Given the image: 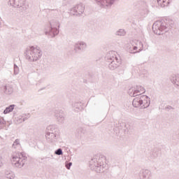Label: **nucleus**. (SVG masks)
<instances>
[{
    "label": "nucleus",
    "mask_w": 179,
    "mask_h": 179,
    "mask_svg": "<svg viewBox=\"0 0 179 179\" xmlns=\"http://www.w3.org/2000/svg\"><path fill=\"white\" fill-rule=\"evenodd\" d=\"M90 167L91 170H94L96 173H101L104 171V169L107 167L106 163V157L95 156L90 161Z\"/></svg>",
    "instance_id": "f257e3e1"
},
{
    "label": "nucleus",
    "mask_w": 179,
    "mask_h": 179,
    "mask_svg": "<svg viewBox=\"0 0 179 179\" xmlns=\"http://www.w3.org/2000/svg\"><path fill=\"white\" fill-rule=\"evenodd\" d=\"M24 54L27 59L30 62H36V61H38V59L41 58V55H43L40 48H35L34 46H31L27 48Z\"/></svg>",
    "instance_id": "f03ea898"
},
{
    "label": "nucleus",
    "mask_w": 179,
    "mask_h": 179,
    "mask_svg": "<svg viewBox=\"0 0 179 179\" xmlns=\"http://www.w3.org/2000/svg\"><path fill=\"white\" fill-rule=\"evenodd\" d=\"M27 162V157L23 152H14L12 155L11 163L14 167L22 169Z\"/></svg>",
    "instance_id": "7ed1b4c3"
},
{
    "label": "nucleus",
    "mask_w": 179,
    "mask_h": 179,
    "mask_svg": "<svg viewBox=\"0 0 179 179\" xmlns=\"http://www.w3.org/2000/svg\"><path fill=\"white\" fill-rule=\"evenodd\" d=\"M106 58L108 59L110 64H108V68L111 71H114L121 65V59L118 55H117V52L114 51L109 52Z\"/></svg>",
    "instance_id": "20e7f679"
},
{
    "label": "nucleus",
    "mask_w": 179,
    "mask_h": 179,
    "mask_svg": "<svg viewBox=\"0 0 179 179\" xmlns=\"http://www.w3.org/2000/svg\"><path fill=\"white\" fill-rule=\"evenodd\" d=\"M170 29V27L164 21H156L152 25V30L155 34L160 36L167 33V31Z\"/></svg>",
    "instance_id": "39448f33"
},
{
    "label": "nucleus",
    "mask_w": 179,
    "mask_h": 179,
    "mask_svg": "<svg viewBox=\"0 0 179 179\" xmlns=\"http://www.w3.org/2000/svg\"><path fill=\"white\" fill-rule=\"evenodd\" d=\"M9 2L13 8H17L20 12H24L27 9L26 0H10Z\"/></svg>",
    "instance_id": "423d86ee"
},
{
    "label": "nucleus",
    "mask_w": 179,
    "mask_h": 179,
    "mask_svg": "<svg viewBox=\"0 0 179 179\" xmlns=\"http://www.w3.org/2000/svg\"><path fill=\"white\" fill-rule=\"evenodd\" d=\"M59 22L53 20L50 22V29L48 31H45V34H50L52 37H55L59 33Z\"/></svg>",
    "instance_id": "0eeeda50"
},
{
    "label": "nucleus",
    "mask_w": 179,
    "mask_h": 179,
    "mask_svg": "<svg viewBox=\"0 0 179 179\" xmlns=\"http://www.w3.org/2000/svg\"><path fill=\"white\" fill-rule=\"evenodd\" d=\"M145 88L142 86H136V87H132L129 90V94L131 97H136V96H142L143 93H145Z\"/></svg>",
    "instance_id": "6e6552de"
},
{
    "label": "nucleus",
    "mask_w": 179,
    "mask_h": 179,
    "mask_svg": "<svg viewBox=\"0 0 179 179\" xmlns=\"http://www.w3.org/2000/svg\"><path fill=\"white\" fill-rule=\"evenodd\" d=\"M71 12L73 15H76V16H78V15H82V13L85 12V6L83 3H80L71 8Z\"/></svg>",
    "instance_id": "1a4fd4ad"
},
{
    "label": "nucleus",
    "mask_w": 179,
    "mask_h": 179,
    "mask_svg": "<svg viewBox=\"0 0 179 179\" xmlns=\"http://www.w3.org/2000/svg\"><path fill=\"white\" fill-rule=\"evenodd\" d=\"M45 138L49 143H55L59 139V135L54 133H46Z\"/></svg>",
    "instance_id": "9d476101"
},
{
    "label": "nucleus",
    "mask_w": 179,
    "mask_h": 179,
    "mask_svg": "<svg viewBox=\"0 0 179 179\" xmlns=\"http://www.w3.org/2000/svg\"><path fill=\"white\" fill-rule=\"evenodd\" d=\"M152 172L149 169H142L139 173L140 179H150Z\"/></svg>",
    "instance_id": "9b49d317"
},
{
    "label": "nucleus",
    "mask_w": 179,
    "mask_h": 179,
    "mask_svg": "<svg viewBox=\"0 0 179 179\" xmlns=\"http://www.w3.org/2000/svg\"><path fill=\"white\" fill-rule=\"evenodd\" d=\"M150 106V98L146 95H141V108H148Z\"/></svg>",
    "instance_id": "f8f14e48"
},
{
    "label": "nucleus",
    "mask_w": 179,
    "mask_h": 179,
    "mask_svg": "<svg viewBox=\"0 0 179 179\" xmlns=\"http://www.w3.org/2000/svg\"><path fill=\"white\" fill-rule=\"evenodd\" d=\"M87 48V44L83 41H78L75 43L74 45V50L75 51H83L84 50H86Z\"/></svg>",
    "instance_id": "ddd939ff"
},
{
    "label": "nucleus",
    "mask_w": 179,
    "mask_h": 179,
    "mask_svg": "<svg viewBox=\"0 0 179 179\" xmlns=\"http://www.w3.org/2000/svg\"><path fill=\"white\" fill-rule=\"evenodd\" d=\"M132 105L136 108H138V107L142 108V95H137L136 98L133 99Z\"/></svg>",
    "instance_id": "4468645a"
},
{
    "label": "nucleus",
    "mask_w": 179,
    "mask_h": 179,
    "mask_svg": "<svg viewBox=\"0 0 179 179\" xmlns=\"http://www.w3.org/2000/svg\"><path fill=\"white\" fill-rule=\"evenodd\" d=\"M55 117H56L59 124H64V122L65 121V117L64 116V113H62V112L56 110L55 112Z\"/></svg>",
    "instance_id": "2eb2a0df"
},
{
    "label": "nucleus",
    "mask_w": 179,
    "mask_h": 179,
    "mask_svg": "<svg viewBox=\"0 0 179 179\" xmlns=\"http://www.w3.org/2000/svg\"><path fill=\"white\" fill-rule=\"evenodd\" d=\"M171 82L173 83L176 89H179V74H173L171 78Z\"/></svg>",
    "instance_id": "dca6fc26"
},
{
    "label": "nucleus",
    "mask_w": 179,
    "mask_h": 179,
    "mask_svg": "<svg viewBox=\"0 0 179 179\" xmlns=\"http://www.w3.org/2000/svg\"><path fill=\"white\" fill-rule=\"evenodd\" d=\"M5 94H12L13 93V87L10 85H7L3 87Z\"/></svg>",
    "instance_id": "f3484780"
},
{
    "label": "nucleus",
    "mask_w": 179,
    "mask_h": 179,
    "mask_svg": "<svg viewBox=\"0 0 179 179\" xmlns=\"http://www.w3.org/2000/svg\"><path fill=\"white\" fill-rule=\"evenodd\" d=\"M157 3L161 8H164L165 6H169L170 0H157Z\"/></svg>",
    "instance_id": "a211bd4d"
},
{
    "label": "nucleus",
    "mask_w": 179,
    "mask_h": 179,
    "mask_svg": "<svg viewBox=\"0 0 179 179\" xmlns=\"http://www.w3.org/2000/svg\"><path fill=\"white\" fill-rule=\"evenodd\" d=\"M46 134H57V126L50 125L47 127Z\"/></svg>",
    "instance_id": "6ab92c4d"
},
{
    "label": "nucleus",
    "mask_w": 179,
    "mask_h": 179,
    "mask_svg": "<svg viewBox=\"0 0 179 179\" xmlns=\"http://www.w3.org/2000/svg\"><path fill=\"white\" fill-rule=\"evenodd\" d=\"M13 110H15V105H10L3 110V114H9V113H12Z\"/></svg>",
    "instance_id": "aec40b11"
},
{
    "label": "nucleus",
    "mask_w": 179,
    "mask_h": 179,
    "mask_svg": "<svg viewBox=\"0 0 179 179\" xmlns=\"http://www.w3.org/2000/svg\"><path fill=\"white\" fill-rule=\"evenodd\" d=\"M20 141L19 139H16L13 144V148H14V149H17V148H20Z\"/></svg>",
    "instance_id": "412c9836"
},
{
    "label": "nucleus",
    "mask_w": 179,
    "mask_h": 179,
    "mask_svg": "<svg viewBox=\"0 0 179 179\" xmlns=\"http://www.w3.org/2000/svg\"><path fill=\"white\" fill-rule=\"evenodd\" d=\"M72 106L74 108H76L77 110H79L80 108V101H75L72 103Z\"/></svg>",
    "instance_id": "4be33fe9"
},
{
    "label": "nucleus",
    "mask_w": 179,
    "mask_h": 179,
    "mask_svg": "<svg viewBox=\"0 0 179 179\" xmlns=\"http://www.w3.org/2000/svg\"><path fill=\"white\" fill-rule=\"evenodd\" d=\"M125 30L121 29L116 32V36H125Z\"/></svg>",
    "instance_id": "5701e85b"
},
{
    "label": "nucleus",
    "mask_w": 179,
    "mask_h": 179,
    "mask_svg": "<svg viewBox=\"0 0 179 179\" xmlns=\"http://www.w3.org/2000/svg\"><path fill=\"white\" fill-rule=\"evenodd\" d=\"M20 69L17 65L14 64V75H19Z\"/></svg>",
    "instance_id": "b1692460"
},
{
    "label": "nucleus",
    "mask_w": 179,
    "mask_h": 179,
    "mask_svg": "<svg viewBox=\"0 0 179 179\" xmlns=\"http://www.w3.org/2000/svg\"><path fill=\"white\" fill-rule=\"evenodd\" d=\"M62 149L61 148H59L57 149L55 152V155H57V156H61V155H62Z\"/></svg>",
    "instance_id": "393cba45"
},
{
    "label": "nucleus",
    "mask_w": 179,
    "mask_h": 179,
    "mask_svg": "<svg viewBox=\"0 0 179 179\" xmlns=\"http://www.w3.org/2000/svg\"><path fill=\"white\" fill-rule=\"evenodd\" d=\"M71 166H72V162H69L66 164V167L67 170H69L71 169Z\"/></svg>",
    "instance_id": "a878e982"
},
{
    "label": "nucleus",
    "mask_w": 179,
    "mask_h": 179,
    "mask_svg": "<svg viewBox=\"0 0 179 179\" xmlns=\"http://www.w3.org/2000/svg\"><path fill=\"white\" fill-rule=\"evenodd\" d=\"M6 178L9 179H13L15 178V176L10 175V173H9V175H7Z\"/></svg>",
    "instance_id": "bb28decb"
},
{
    "label": "nucleus",
    "mask_w": 179,
    "mask_h": 179,
    "mask_svg": "<svg viewBox=\"0 0 179 179\" xmlns=\"http://www.w3.org/2000/svg\"><path fill=\"white\" fill-rule=\"evenodd\" d=\"M19 122H24V118H20L19 119Z\"/></svg>",
    "instance_id": "cd10ccee"
},
{
    "label": "nucleus",
    "mask_w": 179,
    "mask_h": 179,
    "mask_svg": "<svg viewBox=\"0 0 179 179\" xmlns=\"http://www.w3.org/2000/svg\"><path fill=\"white\" fill-rule=\"evenodd\" d=\"M2 166H3V164L2 163V161L0 160V167H2Z\"/></svg>",
    "instance_id": "c85d7f7f"
},
{
    "label": "nucleus",
    "mask_w": 179,
    "mask_h": 179,
    "mask_svg": "<svg viewBox=\"0 0 179 179\" xmlns=\"http://www.w3.org/2000/svg\"><path fill=\"white\" fill-rule=\"evenodd\" d=\"M134 50H138V47L134 46Z\"/></svg>",
    "instance_id": "c756f323"
},
{
    "label": "nucleus",
    "mask_w": 179,
    "mask_h": 179,
    "mask_svg": "<svg viewBox=\"0 0 179 179\" xmlns=\"http://www.w3.org/2000/svg\"><path fill=\"white\" fill-rule=\"evenodd\" d=\"M0 124H1V122H0Z\"/></svg>",
    "instance_id": "7c9ffc66"
}]
</instances>
